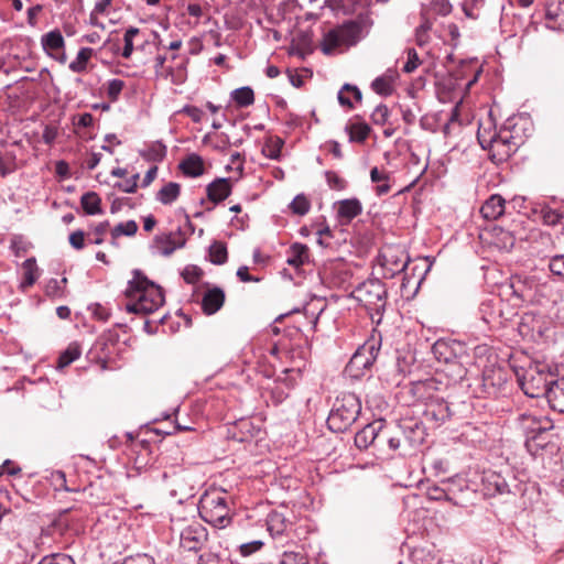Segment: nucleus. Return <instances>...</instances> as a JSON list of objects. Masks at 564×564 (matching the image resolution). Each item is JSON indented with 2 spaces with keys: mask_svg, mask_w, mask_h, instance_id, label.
<instances>
[{
  "mask_svg": "<svg viewBox=\"0 0 564 564\" xmlns=\"http://www.w3.org/2000/svg\"><path fill=\"white\" fill-rule=\"evenodd\" d=\"M347 94H351L357 101L361 100V98H362V94L357 86L350 85V84H345L338 91L337 98H338V102L341 106H345L348 108H352L354 105L351 102L350 97L347 96Z\"/></svg>",
  "mask_w": 564,
  "mask_h": 564,
  "instance_id": "36",
  "label": "nucleus"
},
{
  "mask_svg": "<svg viewBox=\"0 0 564 564\" xmlns=\"http://www.w3.org/2000/svg\"><path fill=\"white\" fill-rule=\"evenodd\" d=\"M182 112L187 115L196 123L200 122L204 117L203 110L196 106L186 105L183 107Z\"/></svg>",
  "mask_w": 564,
  "mask_h": 564,
  "instance_id": "61",
  "label": "nucleus"
},
{
  "mask_svg": "<svg viewBox=\"0 0 564 564\" xmlns=\"http://www.w3.org/2000/svg\"><path fill=\"white\" fill-rule=\"evenodd\" d=\"M138 230V225L134 220H128L124 223H119L111 230V236L113 238H118L119 236H134Z\"/></svg>",
  "mask_w": 564,
  "mask_h": 564,
  "instance_id": "45",
  "label": "nucleus"
},
{
  "mask_svg": "<svg viewBox=\"0 0 564 564\" xmlns=\"http://www.w3.org/2000/svg\"><path fill=\"white\" fill-rule=\"evenodd\" d=\"M39 564H76L75 560L66 553H53L41 558Z\"/></svg>",
  "mask_w": 564,
  "mask_h": 564,
  "instance_id": "50",
  "label": "nucleus"
},
{
  "mask_svg": "<svg viewBox=\"0 0 564 564\" xmlns=\"http://www.w3.org/2000/svg\"><path fill=\"white\" fill-rule=\"evenodd\" d=\"M42 46L47 53L50 51L63 50L65 46L64 37L58 30H53L44 34L41 39Z\"/></svg>",
  "mask_w": 564,
  "mask_h": 564,
  "instance_id": "33",
  "label": "nucleus"
},
{
  "mask_svg": "<svg viewBox=\"0 0 564 564\" xmlns=\"http://www.w3.org/2000/svg\"><path fill=\"white\" fill-rule=\"evenodd\" d=\"M209 258L214 264L220 265L226 263L228 259L226 245L221 241H214L209 247Z\"/></svg>",
  "mask_w": 564,
  "mask_h": 564,
  "instance_id": "41",
  "label": "nucleus"
},
{
  "mask_svg": "<svg viewBox=\"0 0 564 564\" xmlns=\"http://www.w3.org/2000/svg\"><path fill=\"white\" fill-rule=\"evenodd\" d=\"M507 383V373L501 368L484 371L482 387L488 395L497 397L499 392L505 390Z\"/></svg>",
  "mask_w": 564,
  "mask_h": 564,
  "instance_id": "15",
  "label": "nucleus"
},
{
  "mask_svg": "<svg viewBox=\"0 0 564 564\" xmlns=\"http://www.w3.org/2000/svg\"><path fill=\"white\" fill-rule=\"evenodd\" d=\"M325 177H326L327 185L332 189L341 191L346 187L345 180H343L339 175H337L333 171H326Z\"/></svg>",
  "mask_w": 564,
  "mask_h": 564,
  "instance_id": "55",
  "label": "nucleus"
},
{
  "mask_svg": "<svg viewBox=\"0 0 564 564\" xmlns=\"http://www.w3.org/2000/svg\"><path fill=\"white\" fill-rule=\"evenodd\" d=\"M484 6L485 0H463L462 10L468 19L477 20Z\"/></svg>",
  "mask_w": 564,
  "mask_h": 564,
  "instance_id": "42",
  "label": "nucleus"
},
{
  "mask_svg": "<svg viewBox=\"0 0 564 564\" xmlns=\"http://www.w3.org/2000/svg\"><path fill=\"white\" fill-rule=\"evenodd\" d=\"M371 88L381 96H390L393 91L391 80L386 76H379L371 83Z\"/></svg>",
  "mask_w": 564,
  "mask_h": 564,
  "instance_id": "48",
  "label": "nucleus"
},
{
  "mask_svg": "<svg viewBox=\"0 0 564 564\" xmlns=\"http://www.w3.org/2000/svg\"><path fill=\"white\" fill-rule=\"evenodd\" d=\"M182 173L189 177H198L204 173V161L196 153L188 154L178 165Z\"/></svg>",
  "mask_w": 564,
  "mask_h": 564,
  "instance_id": "24",
  "label": "nucleus"
},
{
  "mask_svg": "<svg viewBox=\"0 0 564 564\" xmlns=\"http://www.w3.org/2000/svg\"><path fill=\"white\" fill-rule=\"evenodd\" d=\"M23 280L21 281L20 289L26 290L32 286L40 278V269L36 264L34 257L28 258L22 263Z\"/></svg>",
  "mask_w": 564,
  "mask_h": 564,
  "instance_id": "27",
  "label": "nucleus"
},
{
  "mask_svg": "<svg viewBox=\"0 0 564 564\" xmlns=\"http://www.w3.org/2000/svg\"><path fill=\"white\" fill-rule=\"evenodd\" d=\"M406 55L408 57L405 64L403 65V72L410 74L419 67L421 61L419 58L416 50L413 47L408 48Z\"/></svg>",
  "mask_w": 564,
  "mask_h": 564,
  "instance_id": "53",
  "label": "nucleus"
},
{
  "mask_svg": "<svg viewBox=\"0 0 564 564\" xmlns=\"http://www.w3.org/2000/svg\"><path fill=\"white\" fill-rule=\"evenodd\" d=\"M431 468L436 476L444 475L449 471V463L444 458H435L431 463Z\"/></svg>",
  "mask_w": 564,
  "mask_h": 564,
  "instance_id": "59",
  "label": "nucleus"
},
{
  "mask_svg": "<svg viewBox=\"0 0 564 564\" xmlns=\"http://www.w3.org/2000/svg\"><path fill=\"white\" fill-rule=\"evenodd\" d=\"M337 218L340 224H349L354 218L362 213V205L357 198H348L337 202L336 204Z\"/></svg>",
  "mask_w": 564,
  "mask_h": 564,
  "instance_id": "19",
  "label": "nucleus"
},
{
  "mask_svg": "<svg viewBox=\"0 0 564 564\" xmlns=\"http://www.w3.org/2000/svg\"><path fill=\"white\" fill-rule=\"evenodd\" d=\"M437 361L458 367V375L464 372L463 360L467 357L466 345L453 339H438L432 346Z\"/></svg>",
  "mask_w": 564,
  "mask_h": 564,
  "instance_id": "9",
  "label": "nucleus"
},
{
  "mask_svg": "<svg viewBox=\"0 0 564 564\" xmlns=\"http://www.w3.org/2000/svg\"><path fill=\"white\" fill-rule=\"evenodd\" d=\"M124 86V82L118 78H113L107 82L106 93L111 102H116L119 99Z\"/></svg>",
  "mask_w": 564,
  "mask_h": 564,
  "instance_id": "49",
  "label": "nucleus"
},
{
  "mask_svg": "<svg viewBox=\"0 0 564 564\" xmlns=\"http://www.w3.org/2000/svg\"><path fill=\"white\" fill-rule=\"evenodd\" d=\"M181 194V185L176 182H169L156 193V200L163 205L173 204Z\"/></svg>",
  "mask_w": 564,
  "mask_h": 564,
  "instance_id": "29",
  "label": "nucleus"
},
{
  "mask_svg": "<svg viewBox=\"0 0 564 564\" xmlns=\"http://www.w3.org/2000/svg\"><path fill=\"white\" fill-rule=\"evenodd\" d=\"M69 243L76 249L80 250L85 246V232L83 230H76L69 235Z\"/></svg>",
  "mask_w": 564,
  "mask_h": 564,
  "instance_id": "62",
  "label": "nucleus"
},
{
  "mask_svg": "<svg viewBox=\"0 0 564 564\" xmlns=\"http://www.w3.org/2000/svg\"><path fill=\"white\" fill-rule=\"evenodd\" d=\"M67 283L66 278H62L61 280L57 279H50L44 288L45 295L48 296L52 300H61L65 296V286Z\"/></svg>",
  "mask_w": 564,
  "mask_h": 564,
  "instance_id": "34",
  "label": "nucleus"
},
{
  "mask_svg": "<svg viewBox=\"0 0 564 564\" xmlns=\"http://www.w3.org/2000/svg\"><path fill=\"white\" fill-rule=\"evenodd\" d=\"M186 243V235L181 227L175 231L155 236L152 245L153 252L170 257L176 249L183 248Z\"/></svg>",
  "mask_w": 564,
  "mask_h": 564,
  "instance_id": "10",
  "label": "nucleus"
},
{
  "mask_svg": "<svg viewBox=\"0 0 564 564\" xmlns=\"http://www.w3.org/2000/svg\"><path fill=\"white\" fill-rule=\"evenodd\" d=\"M351 142H364L369 133L370 127L362 121L349 122L345 127Z\"/></svg>",
  "mask_w": 564,
  "mask_h": 564,
  "instance_id": "31",
  "label": "nucleus"
},
{
  "mask_svg": "<svg viewBox=\"0 0 564 564\" xmlns=\"http://www.w3.org/2000/svg\"><path fill=\"white\" fill-rule=\"evenodd\" d=\"M207 541V529L199 523L189 524L181 531L180 544L186 551L197 552Z\"/></svg>",
  "mask_w": 564,
  "mask_h": 564,
  "instance_id": "11",
  "label": "nucleus"
},
{
  "mask_svg": "<svg viewBox=\"0 0 564 564\" xmlns=\"http://www.w3.org/2000/svg\"><path fill=\"white\" fill-rule=\"evenodd\" d=\"M550 271L557 276H562L564 273V256H554L549 263Z\"/></svg>",
  "mask_w": 564,
  "mask_h": 564,
  "instance_id": "56",
  "label": "nucleus"
},
{
  "mask_svg": "<svg viewBox=\"0 0 564 564\" xmlns=\"http://www.w3.org/2000/svg\"><path fill=\"white\" fill-rule=\"evenodd\" d=\"M383 424L382 421H376L366 424L355 435V445L360 449H366L376 441L381 442Z\"/></svg>",
  "mask_w": 564,
  "mask_h": 564,
  "instance_id": "17",
  "label": "nucleus"
},
{
  "mask_svg": "<svg viewBox=\"0 0 564 564\" xmlns=\"http://www.w3.org/2000/svg\"><path fill=\"white\" fill-rule=\"evenodd\" d=\"M124 294L131 300L126 310L133 314H151L165 302L162 288L139 269L132 271V279L129 280Z\"/></svg>",
  "mask_w": 564,
  "mask_h": 564,
  "instance_id": "3",
  "label": "nucleus"
},
{
  "mask_svg": "<svg viewBox=\"0 0 564 564\" xmlns=\"http://www.w3.org/2000/svg\"><path fill=\"white\" fill-rule=\"evenodd\" d=\"M558 368L554 371L544 364L530 365L517 371V378L521 390L530 398L545 397L550 406L560 414L564 413L561 402L558 401L557 390L560 389L557 373Z\"/></svg>",
  "mask_w": 564,
  "mask_h": 564,
  "instance_id": "1",
  "label": "nucleus"
},
{
  "mask_svg": "<svg viewBox=\"0 0 564 564\" xmlns=\"http://www.w3.org/2000/svg\"><path fill=\"white\" fill-rule=\"evenodd\" d=\"M518 485V479L509 466L499 470H485L481 476L482 491L488 497L516 495Z\"/></svg>",
  "mask_w": 564,
  "mask_h": 564,
  "instance_id": "7",
  "label": "nucleus"
},
{
  "mask_svg": "<svg viewBox=\"0 0 564 564\" xmlns=\"http://www.w3.org/2000/svg\"><path fill=\"white\" fill-rule=\"evenodd\" d=\"M139 173L133 174L130 178L124 182H117L113 187L123 193H134L138 188Z\"/></svg>",
  "mask_w": 564,
  "mask_h": 564,
  "instance_id": "52",
  "label": "nucleus"
},
{
  "mask_svg": "<svg viewBox=\"0 0 564 564\" xmlns=\"http://www.w3.org/2000/svg\"><path fill=\"white\" fill-rule=\"evenodd\" d=\"M404 440L410 446L416 447L425 441L426 429L423 422L416 420H403L399 425Z\"/></svg>",
  "mask_w": 564,
  "mask_h": 564,
  "instance_id": "16",
  "label": "nucleus"
},
{
  "mask_svg": "<svg viewBox=\"0 0 564 564\" xmlns=\"http://www.w3.org/2000/svg\"><path fill=\"white\" fill-rule=\"evenodd\" d=\"M370 178L372 183H378L376 186V194L378 196L386 195L390 192L389 175L381 173L378 167H372L370 171Z\"/></svg>",
  "mask_w": 564,
  "mask_h": 564,
  "instance_id": "38",
  "label": "nucleus"
},
{
  "mask_svg": "<svg viewBox=\"0 0 564 564\" xmlns=\"http://www.w3.org/2000/svg\"><path fill=\"white\" fill-rule=\"evenodd\" d=\"M140 155L147 161L162 162L166 156V145L162 141L151 142Z\"/></svg>",
  "mask_w": 564,
  "mask_h": 564,
  "instance_id": "30",
  "label": "nucleus"
},
{
  "mask_svg": "<svg viewBox=\"0 0 564 564\" xmlns=\"http://www.w3.org/2000/svg\"><path fill=\"white\" fill-rule=\"evenodd\" d=\"M109 227V221L108 220H105V221H101L99 223L95 228H94V232L95 235L97 236L94 240H91L93 243L95 245H101L104 242V238L102 236L105 235V232L107 231Z\"/></svg>",
  "mask_w": 564,
  "mask_h": 564,
  "instance_id": "64",
  "label": "nucleus"
},
{
  "mask_svg": "<svg viewBox=\"0 0 564 564\" xmlns=\"http://www.w3.org/2000/svg\"><path fill=\"white\" fill-rule=\"evenodd\" d=\"M230 96L238 107H248L254 102V93L249 86L232 90Z\"/></svg>",
  "mask_w": 564,
  "mask_h": 564,
  "instance_id": "35",
  "label": "nucleus"
},
{
  "mask_svg": "<svg viewBox=\"0 0 564 564\" xmlns=\"http://www.w3.org/2000/svg\"><path fill=\"white\" fill-rule=\"evenodd\" d=\"M501 301L488 300L481 302L479 315L481 321L489 327H499L502 325Z\"/></svg>",
  "mask_w": 564,
  "mask_h": 564,
  "instance_id": "18",
  "label": "nucleus"
},
{
  "mask_svg": "<svg viewBox=\"0 0 564 564\" xmlns=\"http://www.w3.org/2000/svg\"><path fill=\"white\" fill-rule=\"evenodd\" d=\"M203 275V271L197 265H186L182 272V276L186 283L194 284L196 283Z\"/></svg>",
  "mask_w": 564,
  "mask_h": 564,
  "instance_id": "51",
  "label": "nucleus"
},
{
  "mask_svg": "<svg viewBox=\"0 0 564 564\" xmlns=\"http://www.w3.org/2000/svg\"><path fill=\"white\" fill-rule=\"evenodd\" d=\"M429 495L432 499L442 500L445 499L447 501H453V498L449 496L448 490L441 487H432L429 489Z\"/></svg>",
  "mask_w": 564,
  "mask_h": 564,
  "instance_id": "63",
  "label": "nucleus"
},
{
  "mask_svg": "<svg viewBox=\"0 0 564 564\" xmlns=\"http://www.w3.org/2000/svg\"><path fill=\"white\" fill-rule=\"evenodd\" d=\"M368 28V19L359 17L356 20L344 22L337 31L344 44L355 45L364 36L365 30Z\"/></svg>",
  "mask_w": 564,
  "mask_h": 564,
  "instance_id": "14",
  "label": "nucleus"
},
{
  "mask_svg": "<svg viewBox=\"0 0 564 564\" xmlns=\"http://www.w3.org/2000/svg\"><path fill=\"white\" fill-rule=\"evenodd\" d=\"M93 48L90 47H82L77 56L74 61H72L68 65L69 69L74 73H83L87 68V63L93 56Z\"/></svg>",
  "mask_w": 564,
  "mask_h": 564,
  "instance_id": "37",
  "label": "nucleus"
},
{
  "mask_svg": "<svg viewBox=\"0 0 564 564\" xmlns=\"http://www.w3.org/2000/svg\"><path fill=\"white\" fill-rule=\"evenodd\" d=\"M380 350V344L376 340L366 341L358 347L348 361L345 372L354 379H359L366 375L376 361Z\"/></svg>",
  "mask_w": 564,
  "mask_h": 564,
  "instance_id": "8",
  "label": "nucleus"
},
{
  "mask_svg": "<svg viewBox=\"0 0 564 564\" xmlns=\"http://www.w3.org/2000/svg\"><path fill=\"white\" fill-rule=\"evenodd\" d=\"M506 199L499 194H492L480 208L484 218L496 220L505 213Z\"/></svg>",
  "mask_w": 564,
  "mask_h": 564,
  "instance_id": "20",
  "label": "nucleus"
},
{
  "mask_svg": "<svg viewBox=\"0 0 564 564\" xmlns=\"http://www.w3.org/2000/svg\"><path fill=\"white\" fill-rule=\"evenodd\" d=\"M80 205L87 215H100L101 199L96 192H87L80 197Z\"/></svg>",
  "mask_w": 564,
  "mask_h": 564,
  "instance_id": "32",
  "label": "nucleus"
},
{
  "mask_svg": "<svg viewBox=\"0 0 564 564\" xmlns=\"http://www.w3.org/2000/svg\"><path fill=\"white\" fill-rule=\"evenodd\" d=\"M341 44L344 43L339 32L337 29H333L324 35L321 47L324 54L329 55Z\"/></svg>",
  "mask_w": 564,
  "mask_h": 564,
  "instance_id": "39",
  "label": "nucleus"
},
{
  "mask_svg": "<svg viewBox=\"0 0 564 564\" xmlns=\"http://www.w3.org/2000/svg\"><path fill=\"white\" fill-rule=\"evenodd\" d=\"M140 33V30L135 26H130L126 30L123 35V50H122V57L128 59L131 57L134 46H133V39Z\"/></svg>",
  "mask_w": 564,
  "mask_h": 564,
  "instance_id": "43",
  "label": "nucleus"
},
{
  "mask_svg": "<svg viewBox=\"0 0 564 564\" xmlns=\"http://www.w3.org/2000/svg\"><path fill=\"white\" fill-rule=\"evenodd\" d=\"M89 308L93 313V316L98 321L107 322L110 317L109 310L99 303L93 304Z\"/></svg>",
  "mask_w": 564,
  "mask_h": 564,
  "instance_id": "60",
  "label": "nucleus"
},
{
  "mask_svg": "<svg viewBox=\"0 0 564 564\" xmlns=\"http://www.w3.org/2000/svg\"><path fill=\"white\" fill-rule=\"evenodd\" d=\"M122 564H155L154 558L148 554H135L127 556Z\"/></svg>",
  "mask_w": 564,
  "mask_h": 564,
  "instance_id": "57",
  "label": "nucleus"
},
{
  "mask_svg": "<svg viewBox=\"0 0 564 564\" xmlns=\"http://www.w3.org/2000/svg\"><path fill=\"white\" fill-rule=\"evenodd\" d=\"M280 564H308V560L303 550L285 551L281 556Z\"/></svg>",
  "mask_w": 564,
  "mask_h": 564,
  "instance_id": "46",
  "label": "nucleus"
},
{
  "mask_svg": "<svg viewBox=\"0 0 564 564\" xmlns=\"http://www.w3.org/2000/svg\"><path fill=\"white\" fill-rule=\"evenodd\" d=\"M380 258L382 259L381 265L386 269V276L393 278L397 273L404 271L409 264V256L404 251L394 250L392 248L386 249Z\"/></svg>",
  "mask_w": 564,
  "mask_h": 564,
  "instance_id": "13",
  "label": "nucleus"
},
{
  "mask_svg": "<svg viewBox=\"0 0 564 564\" xmlns=\"http://www.w3.org/2000/svg\"><path fill=\"white\" fill-rule=\"evenodd\" d=\"M541 217L543 223L547 226H555L560 224L563 213L554 197L543 203L541 206Z\"/></svg>",
  "mask_w": 564,
  "mask_h": 564,
  "instance_id": "25",
  "label": "nucleus"
},
{
  "mask_svg": "<svg viewBox=\"0 0 564 564\" xmlns=\"http://www.w3.org/2000/svg\"><path fill=\"white\" fill-rule=\"evenodd\" d=\"M360 299L365 302L366 306L379 312L386 306L387 290L382 282L373 280L364 285L359 290Z\"/></svg>",
  "mask_w": 564,
  "mask_h": 564,
  "instance_id": "12",
  "label": "nucleus"
},
{
  "mask_svg": "<svg viewBox=\"0 0 564 564\" xmlns=\"http://www.w3.org/2000/svg\"><path fill=\"white\" fill-rule=\"evenodd\" d=\"M389 117V109L386 105H378L371 113V119L375 124H384Z\"/></svg>",
  "mask_w": 564,
  "mask_h": 564,
  "instance_id": "54",
  "label": "nucleus"
},
{
  "mask_svg": "<svg viewBox=\"0 0 564 564\" xmlns=\"http://www.w3.org/2000/svg\"><path fill=\"white\" fill-rule=\"evenodd\" d=\"M224 302L225 292L220 288L215 286L204 294L202 300V308L204 313L212 315L221 308Z\"/></svg>",
  "mask_w": 564,
  "mask_h": 564,
  "instance_id": "21",
  "label": "nucleus"
},
{
  "mask_svg": "<svg viewBox=\"0 0 564 564\" xmlns=\"http://www.w3.org/2000/svg\"><path fill=\"white\" fill-rule=\"evenodd\" d=\"M263 546V542L260 540H254L248 543H243L239 546V551L242 556H249L252 553L259 551Z\"/></svg>",
  "mask_w": 564,
  "mask_h": 564,
  "instance_id": "58",
  "label": "nucleus"
},
{
  "mask_svg": "<svg viewBox=\"0 0 564 564\" xmlns=\"http://www.w3.org/2000/svg\"><path fill=\"white\" fill-rule=\"evenodd\" d=\"M562 0H550L545 7V26L552 31H561L563 24Z\"/></svg>",
  "mask_w": 564,
  "mask_h": 564,
  "instance_id": "23",
  "label": "nucleus"
},
{
  "mask_svg": "<svg viewBox=\"0 0 564 564\" xmlns=\"http://www.w3.org/2000/svg\"><path fill=\"white\" fill-rule=\"evenodd\" d=\"M308 248L301 242H294L288 250L286 263L293 268H300L308 261Z\"/></svg>",
  "mask_w": 564,
  "mask_h": 564,
  "instance_id": "26",
  "label": "nucleus"
},
{
  "mask_svg": "<svg viewBox=\"0 0 564 564\" xmlns=\"http://www.w3.org/2000/svg\"><path fill=\"white\" fill-rule=\"evenodd\" d=\"M207 197L214 204H218L225 200L231 193V184L229 178H217L210 184L207 185L206 188Z\"/></svg>",
  "mask_w": 564,
  "mask_h": 564,
  "instance_id": "22",
  "label": "nucleus"
},
{
  "mask_svg": "<svg viewBox=\"0 0 564 564\" xmlns=\"http://www.w3.org/2000/svg\"><path fill=\"white\" fill-rule=\"evenodd\" d=\"M80 354L82 350L77 343L69 344L58 357L57 368L63 369L69 366L73 361L79 358Z\"/></svg>",
  "mask_w": 564,
  "mask_h": 564,
  "instance_id": "40",
  "label": "nucleus"
},
{
  "mask_svg": "<svg viewBox=\"0 0 564 564\" xmlns=\"http://www.w3.org/2000/svg\"><path fill=\"white\" fill-rule=\"evenodd\" d=\"M529 124V120L522 116L509 117L499 131H495L488 138L479 131V143L490 151L495 160L506 161L524 143Z\"/></svg>",
  "mask_w": 564,
  "mask_h": 564,
  "instance_id": "2",
  "label": "nucleus"
},
{
  "mask_svg": "<svg viewBox=\"0 0 564 564\" xmlns=\"http://www.w3.org/2000/svg\"><path fill=\"white\" fill-rule=\"evenodd\" d=\"M290 208L293 214L304 216L310 212L311 203L303 194H299L291 202Z\"/></svg>",
  "mask_w": 564,
  "mask_h": 564,
  "instance_id": "47",
  "label": "nucleus"
},
{
  "mask_svg": "<svg viewBox=\"0 0 564 564\" xmlns=\"http://www.w3.org/2000/svg\"><path fill=\"white\" fill-rule=\"evenodd\" d=\"M290 525V521L281 512L272 511L268 514L267 527L272 536L282 535Z\"/></svg>",
  "mask_w": 564,
  "mask_h": 564,
  "instance_id": "28",
  "label": "nucleus"
},
{
  "mask_svg": "<svg viewBox=\"0 0 564 564\" xmlns=\"http://www.w3.org/2000/svg\"><path fill=\"white\" fill-rule=\"evenodd\" d=\"M220 546H210L205 550L198 557L197 564H221L223 556L219 551Z\"/></svg>",
  "mask_w": 564,
  "mask_h": 564,
  "instance_id": "44",
  "label": "nucleus"
},
{
  "mask_svg": "<svg viewBox=\"0 0 564 564\" xmlns=\"http://www.w3.org/2000/svg\"><path fill=\"white\" fill-rule=\"evenodd\" d=\"M229 502V497L225 490H208L199 500V514L205 522L214 527L225 528L230 522Z\"/></svg>",
  "mask_w": 564,
  "mask_h": 564,
  "instance_id": "5",
  "label": "nucleus"
},
{
  "mask_svg": "<svg viewBox=\"0 0 564 564\" xmlns=\"http://www.w3.org/2000/svg\"><path fill=\"white\" fill-rule=\"evenodd\" d=\"M434 390H437V381L434 378H429L414 384L415 393H421V397H423L424 393L427 394L424 397L429 400L423 413L425 421L434 423L435 426H440L449 420L452 412L448 403L444 399L434 397L431 393Z\"/></svg>",
  "mask_w": 564,
  "mask_h": 564,
  "instance_id": "6",
  "label": "nucleus"
},
{
  "mask_svg": "<svg viewBox=\"0 0 564 564\" xmlns=\"http://www.w3.org/2000/svg\"><path fill=\"white\" fill-rule=\"evenodd\" d=\"M361 401L352 392L341 393L336 398L327 417V426L335 433L346 432L358 419Z\"/></svg>",
  "mask_w": 564,
  "mask_h": 564,
  "instance_id": "4",
  "label": "nucleus"
}]
</instances>
